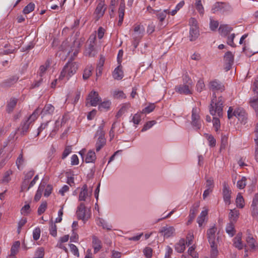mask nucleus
<instances>
[{
  "mask_svg": "<svg viewBox=\"0 0 258 258\" xmlns=\"http://www.w3.org/2000/svg\"><path fill=\"white\" fill-rule=\"evenodd\" d=\"M88 196V187L86 184H84L79 194V201H85L87 197Z\"/></svg>",
  "mask_w": 258,
  "mask_h": 258,
  "instance_id": "c756f323",
  "label": "nucleus"
},
{
  "mask_svg": "<svg viewBox=\"0 0 258 258\" xmlns=\"http://www.w3.org/2000/svg\"><path fill=\"white\" fill-rule=\"evenodd\" d=\"M39 114V109H36L29 117L22 121L20 126L18 128V131L20 132L21 135L24 136L28 132L30 124L37 118Z\"/></svg>",
  "mask_w": 258,
  "mask_h": 258,
  "instance_id": "39448f33",
  "label": "nucleus"
},
{
  "mask_svg": "<svg viewBox=\"0 0 258 258\" xmlns=\"http://www.w3.org/2000/svg\"><path fill=\"white\" fill-rule=\"evenodd\" d=\"M249 103L250 106L255 110L258 115V97L251 98Z\"/></svg>",
  "mask_w": 258,
  "mask_h": 258,
  "instance_id": "2f4dec72",
  "label": "nucleus"
},
{
  "mask_svg": "<svg viewBox=\"0 0 258 258\" xmlns=\"http://www.w3.org/2000/svg\"><path fill=\"white\" fill-rule=\"evenodd\" d=\"M209 88L213 91L222 92L225 90L223 84L218 80H215L210 82Z\"/></svg>",
  "mask_w": 258,
  "mask_h": 258,
  "instance_id": "4468645a",
  "label": "nucleus"
},
{
  "mask_svg": "<svg viewBox=\"0 0 258 258\" xmlns=\"http://www.w3.org/2000/svg\"><path fill=\"white\" fill-rule=\"evenodd\" d=\"M20 246V242L19 241H15L12 246L11 249V256H15L18 252V250Z\"/></svg>",
  "mask_w": 258,
  "mask_h": 258,
  "instance_id": "72a5a7b5",
  "label": "nucleus"
},
{
  "mask_svg": "<svg viewBox=\"0 0 258 258\" xmlns=\"http://www.w3.org/2000/svg\"><path fill=\"white\" fill-rule=\"evenodd\" d=\"M47 68L48 66L42 65L40 67L39 71L38 72L39 77H44Z\"/></svg>",
  "mask_w": 258,
  "mask_h": 258,
  "instance_id": "bf43d9fd",
  "label": "nucleus"
},
{
  "mask_svg": "<svg viewBox=\"0 0 258 258\" xmlns=\"http://www.w3.org/2000/svg\"><path fill=\"white\" fill-rule=\"evenodd\" d=\"M112 76L115 80H121L123 77V73L121 69V66L116 67L112 73Z\"/></svg>",
  "mask_w": 258,
  "mask_h": 258,
  "instance_id": "a878e982",
  "label": "nucleus"
},
{
  "mask_svg": "<svg viewBox=\"0 0 258 258\" xmlns=\"http://www.w3.org/2000/svg\"><path fill=\"white\" fill-rule=\"evenodd\" d=\"M199 205L197 204L196 205L192 206L190 210L189 214L188 215V220L187 221V224L191 223L193 220L195 219L196 215L198 212Z\"/></svg>",
  "mask_w": 258,
  "mask_h": 258,
  "instance_id": "5701e85b",
  "label": "nucleus"
},
{
  "mask_svg": "<svg viewBox=\"0 0 258 258\" xmlns=\"http://www.w3.org/2000/svg\"><path fill=\"white\" fill-rule=\"evenodd\" d=\"M44 77H39V78L36 80L34 83L32 84L31 88H35L38 87L43 82Z\"/></svg>",
  "mask_w": 258,
  "mask_h": 258,
  "instance_id": "774afa93",
  "label": "nucleus"
},
{
  "mask_svg": "<svg viewBox=\"0 0 258 258\" xmlns=\"http://www.w3.org/2000/svg\"><path fill=\"white\" fill-rule=\"evenodd\" d=\"M106 9V6L105 5V0H99V3L94 12L96 20H98L103 17Z\"/></svg>",
  "mask_w": 258,
  "mask_h": 258,
  "instance_id": "9d476101",
  "label": "nucleus"
},
{
  "mask_svg": "<svg viewBox=\"0 0 258 258\" xmlns=\"http://www.w3.org/2000/svg\"><path fill=\"white\" fill-rule=\"evenodd\" d=\"M205 87L204 81L202 79H200L196 85V89L197 91L201 92L204 89Z\"/></svg>",
  "mask_w": 258,
  "mask_h": 258,
  "instance_id": "4d7b16f0",
  "label": "nucleus"
},
{
  "mask_svg": "<svg viewBox=\"0 0 258 258\" xmlns=\"http://www.w3.org/2000/svg\"><path fill=\"white\" fill-rule=\"evenodd\" d=\"M224 60L228 66V70H229L234 61V55L231 51H228L225 54Z\"/></svg>",
  "mask_w": 258,
  "mask_h": 258,
  "instance_id": "4be33fe9",
  "label": "nucleus"
},
{
  "mask_svg": "<svg viewBox=\"0 0 258 258\" xmlns=\"http://www.w3.org/2000/svg\"><path fill=\"white\" fill-rule=\"evenodd\" d=\"M225 230L230 237H233L236 232L234 228V223L232 222H229L227 223L225 228Z\"/></svg>",
  "mask_w": 258,
  "mask_h": 258,
  "instance_id": "c85d7f7f",
  "label": "nucleus"
},
{
  "mask_svg": "<svg viewBox=\"0 0 258 258\" xmlns=\"http://www.w3.org/2000/svg\"><path fill=\"white\" fill-rule=\"evenodd\" d=\"M155 105L154 103H150L149 105L143 109L142 111V113H150L155 109Z\"/></svg>",
  "mask_w": 258,
  "mask_h": 258,
  "instance_id": "3c124183",
  "label": "nucleus"
},
{
  "mask_svg": "<svg viewBox=\"0 0 258 258\" xmlns=\"http://www.w3.org/2000/svg\"><path fill=\"white\" fill-rule=\"evenodd\" d=\"M49 230L51 235L53 237L57 236V227L55 223H53L52 221L50 222Z\"/></svg>",
  "mask_w": 258,
  "mask_h": 258,
  "instance_id": "ea45409f",
  "label": "nucleus"
},
{
  "mask_svg": "<svg viewBox=\"0 0 258 258\" xmlns=\"http://www.w3.org/2000/svg\"><path fill=\"white\" fill-rule=\"evenodd\" d=\"M143 253L146 258H151L153 254V250L151 247L147 246L143 249Z\"/></svg>",
  "mask_w": 258,
  "mask_h": 258,
  "instance_id": "603ef678",
  "label": "nucleus"
},
{
  "mask_svg": "<svg viewBox=\"0 0 258 258\" xmlns=\"http://www.w3.org/2000/svg\"><path fill=\"white\" fill-rule=\"evenodd\" d=\"M232 30L233 28L227 24H221L219 28V33L224 37L228 35Z\"/></svg>",
  "mask_w": 258,
  "mask_h": 258,
  "instance_id": "6ab92c4d",
  "label": "nucleus"
},
{
  "mask_svg": "<svg viewBox=\"0 0 258 258\" xmlns=\"http://www.w3.org/2000/svg\"><path fill=\"white\" fill-rule=\"evenodd\" d=\"M98 225L102 227L103 229H106L107 230H111L112 226L109 225L106 222L104 219L102 218H99Z\"/></svg>",
  "mask_w": 258,
  "mask_h": 258,
  "instance_id": "a19ab883",
  "label": "nucleus"
},
{
  "mask_svg": "<svg viewBox=\"0 0 258 258\" xmlns=\"http://www.w3.org/2000/svg\"><path fill=\"white\" fill-rule=\"evenodd\" d=\"M217 228L215 225L209 228L207 232V238L211 247V255L213 257L217 256L218 254V244L219 236L216 234Z\"/></svg>",
  "mask_w": 258,
  "mask_h": 258,
  "instance_id": "f03ea898",
  "label": "nucleus"
},
{
  "mask_svg": "<svg viewBox=\"0 0 258 258\" xmlns=\"http://www.w3.org/2000/svg\"><path fill=\"white\" fill-rule=\"evenodd\" d=\"M219 26V22L212 19H210V28L212 31H215Z\"/></svg>",
  "mask_w": 258,
  "mask_h": 258,
  "instance_id": "0e129e2a",
  "label": "nucleus"
},
{
  "mask_svg": "<svg viewBox=\"0 0 258 258\" xmlns=\"http://www.w3.org/2000/svg\"><path fill=\"white\" fill-rule=\"evenodd\" d=\"M208 214V212L206 210L202 211L200 216L197 218V222L200 227H201L206 219V217Z\"/></svg>",
  "mask_w": 258,
  "mask_h": 258,
  "instance_id": "f704fd0d",
  "label": "nucleus"
},
{
  "mask_svg": "<svg viewBox=\"0 0 258 258\" xmlns=\"http://www.w3.org/2000/svg\"><path fill=\"white\" fill-rule=\"evenodd\" d=\"M12 174V171L11 170H9L7 171L4 174L3 177V179L2 180L4 182H8L10 180V176Z\"/></svg>",
  "mask_w": 258,
  "mask_h": 258,
  "instance_id": "338daca9",
  "label": "nucleus"
},
{
  "mask_svg": "<svg viewBox=\"0 0 258 258\" xmlns=\"http://www.w3.org/2000/svg\"><path fill=\"white\" fill-rule=\"evenodd\" d=\"M124 11H125V5L124 3H121L120 4L119 9H118V17L119 20L118 21V25L121 26L122 24V22L123 21V18L124 15Z\"/></svg>",
  "mask_w": 258,
  "mask_h": 258,
  "instance_id": "393cba45",
  "label": "nucleus"
},
{
  "mask_svg": "<svg viewBox=\"0 0 258 258\" xmlns=\"http://www.w3.org/2000/svg\"><path fill=\"white\" fill-rule=\"evenodd\" d=\"M90 43L86 49V55L89 57H94L97 54V51L94 47L96 41V36L91 35L89 38Z\"/></svg>",
  "mask_w": 258,
  "mask_h": 258,
  "instance_id": "1a4fd4ad",
  "label": "nucleus"
},
{
  "mask_svg": "<svg viewBox=\"0 0 258 258\" xmlns=\"http://www.w3.org/2000/svg\"><path fill=\"white\" fill-rule=\"evenodd\" d=\"M76 215L79 220H82L85 223L90 218V216L86 212V207L83 203H80L77 207Z\"/></svg>",
  "mask_w": 258,
  "mask_h": 258,
  "instance_id": "0eeeda50",
  "label": "nucleus"
},
{
  "mask_svg": "<svg viewBox=\"0 0 258 258\" xmlns=\"http://www.w3.org/2000/svg\"><path fill=\"white\" fill-rule=\"evenodd\" d=\"M95 153L93 151H89L87 154L85 161L86 163H93L96 160Z\"/></svg>",
  "mask_w": 258,
  "mask_h": 258,
  "instance_id": "473e14b6",
  "label": "nucleus"
},
{
  "mask_svg": "<svg viewBox=\"0 0 258 258\" xmlns=\"http://www.w3.org/2000/svg\"><path fill=\"white\" fill-rule=\"evenodd\" d=\"M114 98L116 99H122L125 98V95L122 91L115 90L113 92Z\"/></svg>",
  "mask_w": 258,
  "mask_h": 258,
  "instance_id": "de8ad7c7",
  "label": "nucleus"
},
{
  "mask_svg": "<svg viewBox=\"0 0 258 258\" xmlns=\"http://www.w3.org/2000/svg\"><path fill=\"white\" fill-rule=\"evenodd\" d=\"M175 229L173 226L166 225L162 227L159 230V233L162 235L164 238H168L173 237L175 234Z\"/></svg>",
  "mask_w": 258,
  "mask_h": 258,
  "instance_id": "9b49d317",
  "label": "nucleus"
},
{
  "mask_svg": "<svg viewBox=\"0 0 258 258\" xmlns=\"http://www.w3.org/2000/svg\"><path fill=\"white\" fill-rule=\"evenodd\" d=\"M221 148H225L228 144V136L226 135H221Z\"/></svg>",
  "mask_w": 258,
  "mask_h": 258,
  "instance_id": "e2e57ef3",
  "label": "nucleus"
},
{
  "mask_svg": "<svg viewBox=\"0 0 258 258\" xmlns=\"http://www.w3.org/2000/svg\"><path fill=\"white\" fill-rule=\"evenodd\" d=\"M34 173L35 171L33 169H31L24 173L25 176L22 186V188H24V187L28 184L29 180L33 176Z\"/></svg>",
  "mask_w": 258,
  "mask_h": 258,
  "instance_id": "b1692460",
  "label": "nucleus"
},
{
  "mask_svg": "<svg viewBox=\"0 0 258 258\" xmlns=\"http://www.w3.org/2000/svg\"><path fill=\"white\" fill-rule=\"evenodd\" d=\"M239 216V212L238 211L233 209L230 210V213L229 214V219L230 220L229 222H232L235 223L238 218Z\"/></svg>",
  "mask_w": 258,
  "mask_h": 258,
  "instance_id": "7c9ffc66",
  "label": "nucleus"
},
{
  "mask_svg": "<svg viewBox=\"0 0 258 258\" xmlns=\"http://www.w3.org/2000/svg\"><path fill=\"white\" fill-rule=\"evenodd\" d=\"M44 185H40L38 187V188L37 190L36 191V194L34 196V200L35 202H38L40 200V199L42 196V192L44 190Z\"/></svg>",
  "mask_w": 258,
  "mask_h": 258,
  "instance_id": "58836bf2",
  "label": "nucleus"
},
{
  "mask_svg": "<svg viewBox=\"0 0 258 258\" xmlns=\"http://www.w3.org/2000/svg\"><path fill=\"white\" fill-rule=\"evenodd\" d=\"M182 80L183 84L178 85L175 87V92L184 95L192 94L194 84L187 72L183 75Z\"/></svg>",
  "mask_w": 258,
  "mask_h": 258,
  "instance_id": "7ed1b4c3",
  "label": "nucleus"
},
{
  "mask_svg": "<svg viewBox=\"0 0 258 258\" xmlns=\"http://www.w3.org/2000/svg\"><path fill=\"white\" fill-rule=\"evenodd\" d=\"M225 100L222 96L217 97L215 92L212 94V98L209 107L210 113L212 116H217L219 117L223 116V103Z\"/></svg>",
  "mask_w": 258,
  "mask_h": 258,
  "instance_id": "f257e3e1",
  "label": "nucleus"
},
{
  "mask_svg": "<svg viewBox=\"0 0 258 258\" xmlns=\"http://www.w3.org/2000/svg\"><path fill=\"white\" fill-rule=\"evenodd\" d=\"M236 204L237 207L239 208H242L244 206V199L240 193H238L237 195Z\"/></svg>",
  "mask_w": 258,
  "mask_h": 258,
  "instance_id": "4c0bfd02",
  "label": "nucleus"
},
{
  "mask_svg": "<svg viewBox=\"0 0 258 258\" xmlns=\"http://www.w3.org/2000/svg\"><path fill=\"white\" fill-rule=\"evenodd\" d=\"M200 35L198 27H190L189 30V40L190 41L196 40Z\"/></svg>",
  "mask_w": 258,
  "mask_h": 258,
  "instance_id": "412c9836",
  "label": "nucleus"
},
{
  "mask_svg": "<svg viewBox=\"0 0 258 258\" xmlns=\"http://www.w3.org/2000/svg\"><path fill=\"white\" fill-rule=\"evenodd\" d=\"M95 137H97V140L95 144L96 150L99 151L106 144V140L105 138V135H96Z\"/></svg>",
  "mask_w": 258,
  "mask_h": 258,
  "instance_id": "2eb2a0df",
  "label": "nucleus"
},
{
  "mask_svg": "<svg viewBox=\"0 0 258 258\" xmlns=\"http://www.w3.org/2000/svg\"><path fill=\"white\" fill-rule=\"evenodd\" d=\"M35 4L33 3H30L23 9V12L24 14H28L34 11Z\"/></svg>",
  "mask_w": 258,
  "mask_h": 258,
  "instance_id": "37998d69",
  "label": "nucleus"
},
{
  "mask_svg": "<svg viewBox=\"0 0 258 258\" xmlns=\"http://www.w3.org/2000/svg\"><path fill=\"white\" fill-rule=\"evenodd\" d=\"M246 178L243 176L241 179L237 182V186L239 189H243L246 185Z\"/></svg>",
  "mask_w": 258,
  "mask_h": 258,
  "instance_id": "5fc2aeb1",
  "label": "nucleus"
},
{
  "mask_svg": "<svg viewBox=\"0 0 258 258\" xmlns=\"http://www.w3.org/2000/svg\"><path fill=\"white\" fill-rule=\"evenodd\" d=\"M19 77L17 76H13L5 80L1 83L2 87H11L14 85L18 80Z\"/></svg>",
  "mask_w": 258,
  "mask_h": 258,
  "instance_id": "a211bd4d",
  "label": "nucleus"
},
{
  "mask_svg": "<svg viewBox=\"0 0 258 258\" xmlns=\"http://www.w3.org/2000/svg\"><path fill=\"white\" fill-rule=\"evenodd\" d=\"M185 248L184 240L180 241L179 243L175 244V249L177 252L182 253Z\"/></svg>",
  "mask_w": 258,
  "mask_h": 258,
  "instance_id": "79ce46f5",
  "label": "nucleus"
},
{
  "mask_svg": "<svg viewBox=\"0 0 258 258\" xmlns=\"http://www.w3.org/2000/svg\"><path fill=\"white\" fill-rule=\"evenodd\" d=\"M47 208V202H43L38 208L37 213L39 215H41L46 210Z\"/></svg>",
  "mask_w": 258,
  "mask_h": 258,
  "instance_id": "864d4df0",
  "label": "nucleus"
},
{
  "mask_svg": "<svg viewBox=\"0 0 258 258\" xmlns=\"http://www.w3.org/2000/svg\"><path fill=\"white\" fill-rule=\"evenodd\" d=\"M111 105V102L109 101H105L99 105V109L100 110H107L109 108Z\"/></svg>",
  "mask_w": 258,
  "mask_h": 258,
  "instance_id": "8fccbe9b",
  "label": "nucleus"
},
{
  "mask_svg": "<svg viewBox=\"0 0 258 258\" xmlns=\"http://www.w3.org/2000/svg\"><path fill=\"white\" fill-rule=\"evenodd\" d=\"M69 246L73 254L77 257H79V252L77 247L74 244H70Z\"/></svg>",
  "mask_w": 258,
  "mask_h": 258,
  "instance_id": "13d9d810",
  "label": "nucleus"
},
{
  "mask_svg": "<svg viewBox=\"0 0 258 258\" xmlns=\"http://www.w3.org/2000/svg\"><path fill=\"white\" fill-rule=\"evenodd\" d=\"M231 11V8L228 4L223 2H216L211 9L214 14L225 15Z\"/></svg>",
  "mask_w": 258,
  "mask_h": 258,
  "instance_id": "423d86ee",
  "label": "nucleus"
},
{
  "mask_svg": "<svg viewBox=\"0 0 258 258\" xmlns=\"http://www.w3.org/2000/svg\"><path fill=\"white\" fill-rule=\"evenodd\" d=\"M92 246L94 253H97L102 248L101 240L95 235L92 236Z\"/></svg>",
  "mask_w": 258,
  "mask_h": 258,
  "instance_id": "aec40b11",
  "label": "nucleus"
},
{
  "mask_svg": "<svg viewBox=\"0 0 258 258\" xmlns=\"http://www.w3.org/2000/svg\"><path fill=\"white\" fill-rule=\"evenodd\" d=\"M39 110V114H41V117L43 118L45 116H51L54 112V107L50 104H46L44 108L40 111L39 108H37Z\"/></svg>",
  "mask_w": 258,
  "mask_h": 258,
  "instance_id": "dca6fc26",
  "label": "nucleus"
},
{
  "mask_svg": "<svg viewBox=\"0 0 258 258\" xmlns=\"http://www.w3.org/2000/svg\"><path fill=\"white\" fill-rule=\"evenodd\" d=\"M18 102V99L15 98H12L8 101L7 105V111L8 113L12 112Z\"/></svg>",
  "mask_w": 258,
  "mask_h": 258,
  "instance_id": "bb28decb",
  "label": "nucleus"
},
{
  "mask_svg": "<svg viewBox=\"0 0 258 258\" xmlns=\"http://www.w3.org/2000/svg\"><path fill=\"white\" fill-rule=\"evenodd\" d=\"M78 69V64L77 62L73 61L72 58L67 62L61 72L59 78L62 79L66 77L68 80L74 75Z\"/></svg>",
  "mask_w": 258,
  "mask_h": 258,
  "instance_id": "20e7f679",
  "label": "nucleus"
},
{
  "mask_svg": "<svg viewBox=\"0 0 258 258\" xmlns=\"http://www.w3.org/2000/svg\"><path fill=\"white\" fill-rule=\"evenodd\" d=\"M93 68L92 66H88L84 71L83 78L84 80H87L91 75Z\"/></svg>",
  "mask_w": 258,
  "mask_h": 258,
  "instance_id": "c03bdc74",
  "label": "nucleus"
},
{
  "mask_svg": "<svg viewBox=\"0 0 258 258\" xmlns=\"http://www.w3.org/2000/svg\"><path fill=\"white\" fill-rule=\"evenodd\" d=\"M168 10H165L164 11H158L156 13L157 18L159 20L160 23H162L166 17L167 14Z\"/></svg>",
  "mask_w": 258,
  "mask_h": 258,
  "instance_id": "c9c22d12",
  "label": "nucleus"
},
{
  "mask_svg": "<svg viewBox=\"0 0 258 258\" xmlns=\"http://www.w3.org/2000/svg\"><path fill=\"white\" fill-rule=\"evenodd\" d=\"M41 230L39 227L35 228L33 231V238L34 240H37L40 236Z\"/></svg>",
  "mask_w": 258,
  "mask_h": 258,
  "instance_id": "052dcab7",
  "label": "nucleus"
},
{
  "mask_svg": "<svg viewBox=\"0 0 258 258\" xmlns=\"http://www.w3.org/2000/svg\"><path fill=\"white\" fill-rule=\"evenodd\" d=\"M44 254V249L42 247H39L36 250L34 258H43Z\"/></svg>",
  "mask_w": 258,
  "mask_h": 258,
  "instance_id": "6e6d98bb",
  "label": "nucleus"
},
{
  "mask_svg": "<svg viewBox=\"0 0 258 258\" xmlns=\"http://www.w3.org/2000/svg\"><path fill=\"white\" fill-rule=\"evenodd\" d=\"M196 8L199 13L203 15L204 14V8L202 5L201 0H197L196 3Z\"/></svg>",
  "mask_w": 258,
  "mask_h": 258,
  "instance_id": "49530a36",
  "label": "nucleus"
},
{
  "mask_svg": "<svg viewBox=\"0 0 258 258\" xmlns=\"http://www.w3.org/2000/svg\"><path fill=\"white\" fill-rule=\"evenodd\" d=\"M231 191L228 185L224 182L223 187V197L224 201L226 204L229 205L230 204Z\"/></svg>",
  "mask_w": 258,
  "mask_h": 258,
  "instance_id": "f3484780",
  "label": "nucleus"
},
{
  "mask_svg": "<svg viewBox=\"0 0 258 258\" xmlns=\"http://www.w3.org/2000/svg\"><path fill=\"white\" fill-rule=\"evenodd\" d=\"M234 116L237 117L239 120L245 123L247 119V113L245 110L241 107H237L234 109Z\"/></svg>",
  "mask_w": 258,
  "mask_h": 258,
  "instance_id": "ddd939ff",
  "label": "nucleus"
},
{
  "mask_svg": "<svg viewBox=\"0 0 258 258\" xmlns=\"http://www.w3.org/2000/svg\"><path fill=\"white\" fill-rule=\"evenodd\" d=\"M156 123V121L155 120H151L147 122L144 125L143 128L142 129V132H145L150 128H151Z\"/></svg>",
  "mask_w": 258,
  "mask_h": 258,
  "instance_id": "09e8293b",
  "label": "nucleus"
},
{
  "mask_svg": "<svg viewBox=\"0 0 258 258\" xmlns=\"http://www.w3.org/2000/svg\"><path fill=\"white\" fill-rule=\"evenodd\" d=\"M30 207L29 204H27L24 205L21 210V213L22 214L24 215H27L30 213Z\"/></svg>",
  "mask_w": 258,
  "mask_h": 258,
  "instance_id": "69168bd1",
  "label": "nucleus"
},
{
  "mask_svg": "<svg viewBox=\"0 0 258 258\" xmlns=\"http://www.w3.org/2000/svg\"><path fill=\"white\" fill-rule=\"evenodd\" d=\"M87 100L88 101L87 103H89L91 106H96L99 102L101 101V99L97 92L92 91L89 94Z\"/></svg>",
  "mask_w": 258,
  "mask_h": 258,
  "instance_id": "f8f14e48",
  "label": "nucleus"
},
{
  "mask_svg": "<svg viewBox=\"0 0 258 258\" xmlns=\"http://www.w3.org/2000/svg\"><path fill=\"white\" fill-rule=\"evenodd\" d=\"M213 127L215 130L217 132L220 127V122L218 118L216 117H213Z\"/></svg>",
  "mask_w": 258,
  "mask_h": 258,
  "instance_id": "680f3d73",
  "label": "nucleus"
},
{
  "mask_svg": "<svg viewBox=\"0 0 258 258\" xmlns=\"http://www.w3.org/2000/svg\"><path fill=\"white\" fill-rule=\"evenodd\" d=\"M247 244L249 247L253 250H255L257 248V245L255 239L250 236H248L246 239Z\"/></svg>",
  "mask_w": 258,
  "mask_h": 258,
  "instance_id": "e433bc0d",
  "label": "nucleus"
},
{
  "mask_svg": "<svg viewBox=\"0 0 258 258\" xmlns=\"http://www.w3.org/2000/svg\"><path fill=\"white\" fill-rule=\"evenodd\" d=\"M191 125L196 130H198L201 127V120L199 114V110L197 107H194L192 110Z\"/></svg>",
  "mask_w": 258,
  "mask_h": 258,
  "instance_id": "6e6552de",
  "label": "nucleus"
},
{
  "mask_svg": "<svg viewBox=\"0 0 258 258\" xmlns=\"http://www.w3.org/2000/svg\"><path fill=\"white\" fill-rule=\"evenodd\" d=\"M205 136L209 142V145L211 147H214L216 146V141L213 136L212 135L205 134Z\"/></svg>",
  "mask_w": 258,
  "mask_h": 258,
  "instance_id": "a18cd8bd",
  "label": "nucleus"
},
{
  "mask_svg": "<svg viewBox=\"0 0 258 258\" xmlns=\"http://www.w3.org/2000/svg\"><path fill=\"white\" fill-rule=\"evenodd\" d=\"M241 233H238L233 239L234 246L239 249H242L243 248V244L241 241Z\"/></svg>",
  "mask_w": 258,
  "mask_h": 258,
  "instance_id": "cd10ccee",
  "label": "nucleus"
}]
</instances>
